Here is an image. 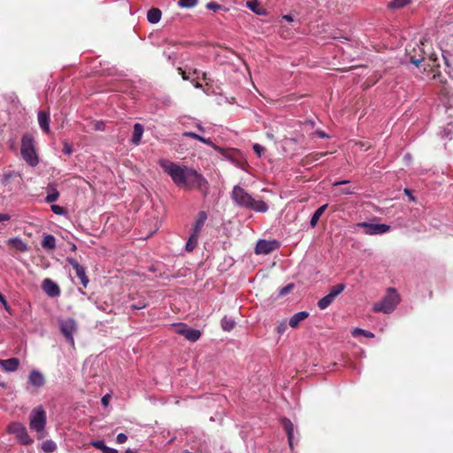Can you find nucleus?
<instances>
[{
	"label": "nucleus",
	"instance_id": "4d7b16f0",
	"mask_svg": "<svg viewBox=\"0 0 453 453\" xmlns=\"http://www.w3.org/2000/svg\"><path fill=\"white\" fill-rule=\"evenodd\" d=\"M0 303L4 306L5 309L8 307L7 301L3 294L0 293Z\"/></svg>",
	"mask_w": 453,
	"mask_h": 453
},
{
	"label": "nucleus",
	"instance_id": "b1692460",
	"mask_svg": "<svg viewBox=\"0 0 453 453\" xmlns=\"http://www.w3.org/2000/svg\"><path fill=\"white\" fill-rule=\"evenodd\" d=\"M90 444L93 447L102 450L104 453H118L117 449L106 446L104 441H93L90 442Z\"/></svg>",
	"mask_w": 453,
	"mask_h": 453
},
{
	"label": "nucleus",
	"instance_id": "c85d7f7f",
	"mask_svg": "<svg viewBox=\"0 0 453 453\" xmlns=\"http://www.w3.org/2000/svg\"><path fill=\"white\" fill-rule=\"evenodd\" d=\"M235 326V321L232 318L224 317L221 320V327L224 331L229 332Z\"/></svg>",
	"mask_w": 453,
	"mask_h": 453
},
{
	"label": "nucleus",
	"instance_id": "9d476101",
	"mask_svg": "<svg viewBox=\"0 0 453 453\" xmlns=\"http://www.w3.org/2000/svg\"><path fill=\"white\" fill-rule=\"evenodd\" d=\"M357 226L364 229L365 234L377 235L388 233L390 226L387 224L360 222Z\"/></svg>",
	"mask_w": 453,
	"mask_h": 453
},
{
	"label": "nucleus",
	"instance_id": "774afa93",
	"mask_svg": "<svg viewBox=\"0 0 453 453\" xmlns=\"http://www.w3.org/2000/svg\"><path fill=\"white\" fill-rule=\"evenodd\" d=\"M203 79L205 80L206 79V73H203Z\"/></svg>",
	"mask_w": 453,
	"mask_h": 453
},
{
	"label": "nucleus",
	"instance_id": "393cba45",
	"mask_svg": "<svg viewBox=\"0 0 453 453\" xmlns=\"http://www.w3.org/2000/svg\"><path fill=\"white\" fill-rule=\"evenodd\" d=\"M327 207V204H324L322 206H320L319 208H318L315 212L312 214L311 216V221H310V225L314 227L317 226L320 217L322 216V214L324 213V211H326Z\"/></svg>",
	"mask_w": 453,
	"mask_h": 453
},
{
	"label": "nucleus",
	"instance_id": "69168bd1",
	"mask_svg": "<svg viewBox=\"0 0 453 453\" xmlns=\"http://www.w3.org/2000/svg\"><path fill=\"white\" fill-rule=\"evenodd\" d=\"M194 86H195L196 88H202V85H201L200 83H198V82H196V83L194 84Z\"/></svg>",
	"mask_w": 453,
	"mask_h": 453
},
{
	"label": "nucleus",
	"instance_id": "37998d69",
	"mask_svg": "<svg viewBox=\"0 0 453 453\" xmlns=\"http://www.w3.org/2000/svg\"><path fill=\"white\" fill-rule=\"evenodd\" d=\"M294 288V284L290 283L280 289V296H285L288 294Z\"/></svg>",
	"mask_w": 453,
	"mask_h": 453
},
{
	"label": "nucleus",
	"instance_id": "052dcab7",
	"mask_svg": "<svg viewBox=\"0 0 453 453\" xmlns=\"http://www.w3.org/2000/svg\"><path fill=\"white\" fill-rule=\"evenodd\" d=\"M404 193L408 196L410 200H411V201L415 200L414 196L411 195V192L408 188L404 189Z\"/></svg>",
	"mask_w": 453,
	"mask_h": 453
},
{
	"label": "nucleus",
	"instance_id": "dca6fc26",
	"mask_svg": "<svg viewBox=\"0 0 453 453\" xmlns=\"http://www.w3.org/2000/svg\"><path fill=\"white\" fill-rule=\"evenodd\" d=\"M0 366L4 372H15L19 366V360L16 357H12L5 360L2 359Z\"/></svg>",
	"mask_w": 453,
	"mask_h": 453
},
{
	"label": "nucleus",
	"instance_id": "6e6552de",
	"mask_svg": "<svg viewBox=\"0 0 453 453\" xmlns=\"http://www.w3.org/2000/svg\"><path fill=\"white\" fill-rule=\"evenodd\" d=\"M231 197L238 206L248 208L251 205L252 196L244 188L238 185L234 187Z\"/></svg>",
	"mask_w": 453,
	"mask_h": 453
},
{
	"label": "nucleus",
	"instance_id": "603ef678",
	"mask_svg": "<svg viewBox=\"0 0 453 453\" xmlns=\"http://www.w3.org/2000/svg\"><path fill=\"white\" fill-rule=\"evenodd\" d=\"M63 151L65 154L70 155L73 152L72 146L69 143L65 142Z\"/></svg>",
	"mask_w": 453,
	"mask_h": 453
},
{
	"label": "nucleus",
	"instance_id": "1a4fd4ad",
	"mask_svg": "<svg viewBox=\"0 0 453 453\" xmlns=\"http://www.w3.org/2000/svg\"><path fill=\"white\" fill-rule=\"evenodd\" d=\"M8 431L16 435L17 439L23 444L28 445L33 442V440L28 435L27 430L21 423L14 422L9 425Z\"/></svg>",
	"mask_w": 453,
	"mask_h": 453
},
{
	"label": "nucleus",
	"instance_id": "e433bc0d",
	"mask_svg": "<svg viewBox=\"0 0 453 453\" xmlns=\"http://www.w3.org/2000/svg\"><path fill=\"white\" fill-rule=\"evenodd\" d=\"M198 3V0H179L178 4L181 8H192Z\"/></svg>",
	"mask_w": 453,
	"mask_h": 453
},
{
	"label": "nucleus",
	"instance_id": "8fccbe9b",
	"mask_svg": "<svg viewBox=\"0 0 453 453\" xmlns=\"http://www.w3.org/2000/svg\"><path fill=\"white\" fill-rule=\"evenodd\" d=\"M183 135L186 137H189V138L197 140V141L200 139V135L194 132H184Z\"/></svg>",
	"mask_w": 453,
	"mask_h": 453
},
{
	"label": "nucleus",
	"instance_id": "f3484780",
	"mask_svg": "<svg viewBox=\"0 0 453 453\" xmlns=\"http://www.w3.org/2000/svg\"><path fill=\"white\" fill-rule=\"evenodd\" d=\"M38 123L42 130L45 133L50 132V114L46 111L38 112Z\"/></svg>",
	"mask_w": 453,
	"mask_h": 453
},
{
	"label": "nucleus",
	"instance_id": "79ce46f5",
	"mask_svg": "<svg viewBox=\"0 0 453 453\" xmlns=\"http://www.w3.org/2000/svg\"><path fill=\"white\" fill-rule=\"evenodd\" d=\"M93 129L96 131H104L105 129V123L104 121H95L93 122Z\"/></svg>",
	"mask_w": 453,
	"mask_h": 453
},
{
	"label": "nucleus",
	"instance_id": "e2e57ef3",
	"mask_svg": "<svg viewBox=\"0 0 453 453\" xmlns=\"http://www.w3.org/2000/svg\"><path fill=\"white\" fill-rule=\"evenodd\" d=\"M266 135H267V137H268L269 139H271V140H273V138H274V136H273V134L267 133V134H266Z\"/></svg>",
	"mask_w": 453,
	"mask_h": 453
},
{
	"label": "nucleus",
	"instance_id": "a878e982",
	"mask_svg": "<svg viewBox=\"0 0 453 453\" xmlns=\"http://www.w3.org/2000/svg\"><path fill=\"white\" fill-rule=\"evenodd\" d=\"M184 337L192 342H196L201 337V332L197 329L188 327L185 332Z\"/></svg>",
	"mask_w": 453,
	"mask_h": 453
},
{
	"label": "nucleus",
	"instance_id": "f257e3e1",
	"mask_svg": "<svg viewBox=\"0 0 453 453\" xmlns=\"http://www.w3.org/2000/svg\"><path fill=\"white\" fill-rule=\"evenodd\" d=\"M424 42H420V45H417V48H413L412 51L408 53L410 61L415 65L418 68L424 66V71H426V67L429 68L433 73L435 72L440 65L438 58L434 53L426 54L424 48Z\"/></svg>",
	"mask_w": 453,
	"mask_h": 453
},
{
	"label": "nucleus",
	"instance_id": "f704fd0d",
	"mask_svg": "<svg viewBox=\"0 0 453 453\" xmlns=\"http://www.w3.org/2000/svg\"><path fill=\"white\" fill-rule=\"evenodd\" d=\"M352 335L354 337H357L359 335H363V336L367 337V338H373L374 337V334L372 332L366 331V330H364V329H361V328H355V329H353Z\"/></svg>",
	"mask_w": 453,
	"mask_h": 453
},
{
	"label": "nucleus",
	"instance_id": "f8f14e48",
	"mask_svg": "<svg viewBox=\"0 0 453 453\" xmlns=\"http://www.w3.org/2000/svg\"><path fill=\"white\" fill-rule=\"evenodd\" d=\"M66 261L74 269L77 277L81 280V282L83 285V287L86 288L89 280L86 275L85 268L81 265H80L76 259L73 257H67Z\"/></svg>",
	"mask_w": 453,
	"mask_h": 453
},
{
	"label": "nucleus",
	"instance_id": "680f3d73",
	"mask_svg": "<svg viewBox=\"0 0 453 453\" xmlns=\"http://www.w3.org/2000/svg\"><path fill=\"white\" fill-rule=\"evenodd\" d=\"M282 19L287 20V21H288V22L293 21V18H292L291 15H284V16H282Z\"/></svg>",
	"mask_w": 453,
	"mask_h": 453
},
{
	"label": "nucleus",
	"instance_id": "864d4df0",
	"mask_svg": "<svg viewBox=\"0 0 453 453\" xmlns=\"http://www.w3.org/2000/svg\"><path fill=\"white\" fill-rule=\"evenodd\" d=\"M198 141L202 142L203 143H204L206 145L214 147V144L212 143V142L210 139L204 138L201 135H200V139Z\"/></svg>",
	"mask_w": 453,
	"mask_h": 453
},
{
	"label": "nucleus",
	"instance_id": "473e14b6",
	"mask_svg": "<svg viewBox=\"0 0 453 453\" xmlns=\"http://www.w3.org/2000/svg\"><path fill=\"white\" fill-rule=\"evenodd\" d=\"M345 287L342 283L333 286L328 294L335 299L345 289Z\"/></svg>",
	"mask_w": 453,
	"mask_h": 453
},
{
	"label": "nucleus",
	"instance_id": "c756f323",
	"mask_svg": "<svg viewBox=\"0 0 453 453\" xmlns=\"http://www.w3.org/2000/svg\"><path fill=\"white\" fill-rule=\"evenodd\" d=\"M334 301V298L331 296L329 294L322 297L318 302V306L320 310L326 309Z\"/></svg>",
	"mask_w": 453,
	"mask_h": 453
},
{
	"label": "nucleus",
	"instance_id": "13d9d810",
	"mask_svg": "<svg viewBox=\"0 0 453 453\" xmlns=\"http://www.w3.org/2000/svg\"><path fill=\"white\" fill-rule=\"evenodd\" d=\"M349 183V180H339V181H334L333 183V186L334 187H336V186H340V185H345V184H348Z\"/></svg>",
	"mask_w": 453,
	"mask_h": 453
},
{
	"label": "nucleus",
	"instance_id": "0eeeda50",
	"mask_svg": "<svg viewBox=\"0 0 453 453\" xmlns=\"http://www.w3.org/2000/svg\"><path fill=\"white\" fill-rule=\"evenodd\" d=\"M60 331L63 335L65 337L66 341L70 343L72 347L74 346V338L73 334L78 330V325L75 319H66L59 321Z\"/></svg>",
	"mask_w": 453,
	"mask_h": 453
},
{
	"label": "nucleus",
	"instance_id": "4468645a",
	"mask_svg": "<svg viewBox=\"0 0 453 453\" xmlns=\"http://www.w3.org/2000/svg\"><path fill=\"white\" fill-rule=\"evenodd\" d=\"M42 290L50 297H56L60 295L58 285L50 279H44L42 283Z\"/></svg>",
	"mask_w": 453,
	"mask_h": 453
},
{
	"label": "nucleus",
	"instance_id": "a19ab883",
	"mask_svg": "<svg viewBox=\"0 0 453 453\" xmlns=\"http://www.w3.org/2000/svg\"><path fill=\"white\" fill-rule=\"evenodd\" d=\"M253 150H254V152L257 154V156L258 157H262V155L264 154V152H265V148H264L263 146H261L260 144H258V143H255V144L253 145Z\"/></svg>",
	"mask_w": 453,
	"mask_h": 453
},
{
	"label": "nucleus",
	"instance_id": "c03bdc74",
	"mask_svg": "<svg viewBox=\"0 0 453 453\" xmlns=\"http://www.w3.org/2000/svg\"><path fill=\"white\" fill-rule=\"evenodd\" d=\"M51 211H53V213L57 214V215H63L65 214V209L59 205H57V204H53L51 205Z\"/></svg>",
	"mask_w": 453,
	"mask_h": 453
},
{
	"label": "nucleus",
	"instance_id": "4c0bfd02",
	"mask_svg": "<svg viewBox=\"0 0 453 453\" xmlns=\"http://www.w3.org/2000/svg\"><path fill=\"white\" fill-rule=\"evenodd\" d=\"M16 177H19V173L14 172V171H10V172H7L4 174V177H3V183L4 185H7L9 183V181L13 179V178H16Z\"/></svg>",
	"mask_w": 453,
	"mask_h": 453
},
{
	"label": "nucleus",
	"instance_id": "5fc2aeb1",
	"mask_svg": "<svg viewBox=\"0 0 453 453\" xmlns=\"http://www.w3.org/2000/svg\"><path fill=\"white\" fill-rule=\"evenodd\" d=\"M287 325L283 322L278 326L277 331L279 334H283L286 330Z\"/></svg>",
	"mask_w": 453,
	"mask_h": 453
},
{
	"label": "nucleus",
	"instance_id": "6ab92c4d",
	"mask_svg": "<svg viewBox=\"0 0 453 453\" xmlns=\"http://www.w3.org/2000/svg\"><path fill=\"white\" fill-rule=\"evenodd\" d=\"M144 132L143 126L140 123H136L134 126V132L131 138V142L134 145H138L141 142L142 134Z\"/></svg>",
	"mask_w": 453,
	"mask_h": 453
},
{
	"label": "nucleus",
	"instance_id": "2f4dec72",
	"mask_svg": "<svg viewBox=\"0 0 453 453\" xmlns=\"http://www.w3.org/2000/svg\"><path fill=\"white\" fill-rule=\"evenodd\" d=\"M410 0H392L388 4L390 9H401L410 4Z\"/></svg>",
	"mask_w": 453,
	"mask_h": 453
},
{
	"label": "nucleus",
	"instance_id": "49530a36",
	"mask_svg": "<svg viewBox=\"0 0 453 453\" xmlns=\"http://www.w3.org/2000/svg\"><path fill=\"white\" fill-rule=\"evenodd\" d=\"M127 436L123 433L119 434L116 437V441L119 444L125 443L127 441Z\"/></svg>",
	"mask_w": 453,
	"mask_h": 453
},
{
	"label": "nucleus",
	"instance_id": "ddd939ff",
	"mask_svg": "<svg viewBox=\"0 0 453 453\" xmlns=\"http://www.w3.org/2000/svg\"><path fill=\"white\" fill-rule=\"evenodd\" d=\"M27 380L28 384L36 389L43 387L46 382L44 375L35 369L30 372Z\"/></svg>",
	"mask_w": 453,
	"mask_h": 453
},
{
	"label": "nucleus",
	"instance_id": "de8ad7c7",
	"mask_svg": "<svg viewBox=\"0 0 453 453\" xmlns=\"http://www.w3.org/2000/svg\"><path fill=\"white\" fill-rule=\"evenodd\" d=\"M146 305H147L146 303L144 301H142V302H140V303H136V304L133 303V304L130 305V307L132 309H134V310H141V309L145 308Z\"/></svg>",
	"mask_w": 453,
	"mask_h": 453
},
{
	"label": "nucleus",
	"instance_id": "cd10ccee",
	"mask_svg": "<svg viewBox=\"0 0 453 453\" xmlns=\"http://www.w3.org/2000/svg\"><path fill=\"white\" fill-rule=\"evenodd\" d=\"M42 246L44 249L52 250L56 246V239L51 234H47L42 241Z\"/></svg>",
	"mask_w": 453,
	"mask_h": 453
},
{
	"label": "nucleus",
	"instance_id": "9b49d317",
	"mask_svg": "<svg viewBox=\"0 0 453 453\" xmlns=\"http://www.w3.org/2000/svg\"><path fill=\"white\" fill-rule=\"evenodd\" d=\"M279 242L275 240L273 241H267V240H259L257 241L256 247H255V252L256 254H269L273 252V250H277L279 248Z\"/></svg>",
	"mask_w": 453,
	"mask_h": 453
},
{
	"label": "nucleus",
	"instance_id": "bf43d9fd",
	"mask_svg": "<svg viewBox=\"0 0 453 453\" xmlns=\"http://www.w3.org/2000/svg\"><path fill=\"white\" fill-rule=\"evenodd\" d=\"M315 134H316L319 137H320V138H325V137H326V136H327V135L326 134V133H325L324 131H321V130H317V131L315 132Z\"/></svg>",
	"mask_w": 453,
	"mask_h": 453
},
{
	"label": "nucleus",
	"instance_id": "2eb2a0df",
	"mask_svg": "<svg viewBox=\"0 0 453 453\" xmlns=\"http://www.w3.org/2000/svg\"><path fill=\"white\" fill-rule=\"evenodd\" d=\"M281 424H282L284 430L287 433L289 447L291 449H293V447H294V442H293V441H294V425L288 418H286L281 419Z\"/></svg>",
	"mask_w": 453,
	"mask_h": 453
},
{
	"label": "nucleus",
	"instance_id": "338daca9",
	"mask_svg": "<svg viewBox=\"0 0 453 453\" xmlns=\"http://www.w3.org/2000/svg\"><path fill=\"white\" fill-rule=\"evenodd\" d=\"M442 57H443V59H444L445 64H446L447 65H449V60H448V58H447L445 56H442Z\"/></svg>",
	"mask_w": 453,
	"mask_h": 453
},
{
	"label": "nucleus",
	"instance_id": "a18cd8bd",
	"mask_svg": "<svg viewBox=\"0 0 453 453\" xmlns=\"http://www.w3.org/2000/svg\"><path fill=\"white\" fill-rule=\"evenodd\" d=\"M206 8L217 12L221 9V5H219L216 2H210L206 4Z\"/></svg>",
	"mask_w": 453,
	"mask_h": 453
},
{
	"label": "nucleus",
	"instance_id": "0e129e2a",
	"mask_svg": "<svg viewBox=\"0 0 453 453\" xmlns=\"http://www.w3.org/2000/svg\"><path fill=\"white\" fill-rule=\"evenodd\" d=\"M197 128H198L201 132H203V131H204V128H203L200 124H197Z\"/></svg>",
	"mask_w": 453,
	"mask_h": 453
},
{
	"label": "nucleus",
	"instance_id": "7ed1b4c3",
	"mask_svg": "<svg viewBox=\"0 0 453 453\" xmlns=\"http://www.w3.org/2000/svg\"><path fill=\"white\" fill-rule=\"evenodd\" d=\"M34 136L30 134H25L21 139L20 153L23 159L30 166H35L39 163V158L35 151Z\"/></svg>",
	"mask_w": 453,
	"mask_h": 453
},
{
	"label": "nucleus",
	"instance_id": "aec40b11",
	"mask_svg": "<svg viewBox=\"0 0 453 453\" xmlns=\"http://www.w3.org/2000/svg\"><path fill=\"white\" fill-rule=\"evenodd\" d=\"M309 317L307 311H299L295 313L289 319V326L293 328L296 327L300 322L303 321Z\"/></svg>",
	"mask_w": 453,
	"mask_h": 453
},
{
	"label": "nucleus",
	"instance_id": "412c9836",
	"mask_svg": "<svg viewBox=\"0 0 453 453\" xmlns=\"http://www.w3.org/2000/svg\"><path fill=\"white\" fill-rule=\"evenodd\" d=\"M162 12L158 8H151L147 12V19L151 24H157L161 19Z\"/></svg>",
	"mask_w": 453,
	"mask_h": 453
},
{
	"label": "nucleus",
	"instance_id": "6e6d98bb",
	"mask_svg": "<svg viewBox=\"0 0 453 453\" xmlns=\"http://www.w3.org/2000/svg\"><path fill=\"white\" fill-rule=\"evenodd\" d=\"M11 217L9 214L6 213H0V222L8 221L10 220Z\"/></svg>",
	"mask_w": 453,
	"mask_h": 453
},
{
	"label": "nucleus",
	"instance_id": "bb28decb",
	"mask_svg": "<svg viewBox=\"0 0 453 453\" xmlns=\"http://www.w3.org/2000/svg\"><path fill=\"white\" fill-rule=\"evenodd\" d=\"M198 236H199L198 234L192 232L191 235L189 236V238L186 243L185 249L187 251L191 252L195 250V248L196 247L197 242H198Z\"/></svg>",
	"mask_w": 453,
	"mask_h": 453
},
{
	"label": "nucleus",
	"instance_id": "58836bf2",
	"mask_svg": "<svg viewBox=\"0 0 453 453\" xmlns=\"http://www.w3.org/2000/svg\"><path fill=\"white\" fill-rule=\"evenodd\" d=\"M247 6L257 14L263 13L261 8H258V4L257 2L249 1L247 2Z\"/></svg>",
	"mask_w": 453,
	"mask_h": 453
},
{
	"label": "nucleus",
	"instance_id": "5701e85b",
	"mask_svg": "<svg viewBox=\"0 0 453 453\" xmlns=\"http://www.w3.org/2000/svg\"><path fill=\"white\" fill-rule=\"evenodd\" d=\"M257 212H265L268 211V205L264 201H256L252 198L251 205L248 207Z\"/></svg>",
	"mask_w": 453,
	"mask_h": 453
},
{
	"label": "nucleus",
	"instance_id": "f03ea898",
	"mask_svg": "<svg viewBox=\"0 0 453 453\" xmlns=\"http://www.w3.org/2000/svg\"><path fill=\"white\" fill-rule=\"evenodd\" d=\"M161 168L167 173L172 180L180 188H183L191 168L181 166L167 159H161L158 162Z\"/></svg>",
	"mask_w": 453,
	"mask_h": 453
},
{
	"label": "nucleus",
	"instance_id": "3c124183",
	"mask_svg": "<svg viewBox=\"0 0 453 453\" xmlns=\"http://www.w3.org/2000/svg\"><path fill=\"white\" fill-rule=\"evenodd\" d=\"M110 399H111V395L109 394H106L102 397L101 403L104 407H107L109 405Z\"/></svg>",
	"mask_w": 453,
	"mask_h": 453
},
{
	"label": "nucleus",
	"instance_id": "72a5a7b5",
	"mask_svg": "<svg viewBox=\"0 0 453 453\" xmlns=\"http://www.w3.org/2000/svg\"><path fill=\"white\" fill-rule=\"evenodd\" d=\"M59 197V193L55 188H51L47 196L45 197V201L47 203H53L57 201Z\"/></svg>",
	"mask_w": 453,
	"mask_h": 453
},
{
	"label": "nucleus",
	"instance_id": "39448f33",
	"mask_svg": "<svg viewBox=\"0 0 453 453\" xmlns=\"http://www.w3.org/2000/svg\"><path fill=\"white\" fill-rule=\"evenodd\" d=\"M400 302V297L395 289L389 288L388 295L379 303L373 304L376 312L390 313Z\"/></svg>",
	"mask_w": 453,
	"mask_h": 453
},
{
	"label": "nucleus",
	"instance_id": "7c9ffc66",
	"mask_svg": "<svg viewBox=\"0 0 453 453\" xmlns=\"http://www.w3.org/2000/svg\"><path fill=\"white\" fill-rule=\"evenodd\" d=\"M42 449L46 453H52L57 449V444L51 440H47L42 442Z\"/></svg>",
	"mask_w": 453,
	"mask_h": 453
},
{
	"label": "nucleus",
	"instance_id": "20e7f679",
	"mask_svg": "<svg viewBox=\"0 0 453 453\" xmlns=\"http://www.w3.org/2000/svg\"><path fill=\"white\" fill-rule=\"evenodd\" d=\"M47 421L46 411L42 406L32 410L30 413V428L37 433V438L42 439L45 436V426Z\"/></svg>",
	"mask_w": 453,
	"mask_h": 453
},
{
	"label": "nucleus",
	"instance_id": "4be33fe9",
	"mask_svg": "<svg viewBox=\"0 0 453 453\" xmlns=\"http://www.w3.org/2000/svg\"><path fill=\"white\" fill-rule=\"evenodd\" d=\"M8 243L19 251H27L28 249L27 245L18 237L10 238Z\"/></svg>",
	"mask_w": 453,
	"mask_h": 453
},
{
	"label": "nucleus",
	"instance_id": "a211bd4d",
	"mask_svg": "<svg viewBox=\"0 0 453 453\" xmlns=\"http://www.w3.org/2000/svg\"><path fill=\"white\" fill-rule=\"evenodd\" d=\"M207 219V214L205 211H202L198 212L196 222L193 226L192 232L196 234H200L202 227L203 226L205 221Z\"/></svg>",
	"mask_w": 453,
	"mask_h": 453
},
{
	"label": "nucleus",
	"instance_id": "09e8293b",
	"mask_svg": "<svg viewBox=\"0 0 453 453\" xmlns=\"http://www.w3.org/2000/svg\"><path fill=\"white\" fill-rule=\"evenodd\" d=\"M340 193L342 195H352L355 193V190H354V188H352L350 187H346V188H342L340 190Z\"/></svg>",
	"mask_w": 453,
	"mask_h": 453
},
{
	"label": "nucleus",
	"instance_id": "423d86ee",
	"mask_svg": "<svg viewBox=\"0 0 453 453\" xmlns=\"http://www.w3.org/2000/svg\"><path fill=\"white\" fill-rule=\"evenodd\" d=\"M183 188H196L203 196H207L209 192V183L207 180L196 171L191 169L188 175L187 176L186 183Z\"/></svg>",
	"mask_w": 453,
	"mask_h": 453
},
{
	"label": "nucleus",
	"instance_id": "ea45409f",
	"mask_svg": "<svg viewBox=\"0 0 453 453\" xmlns=\"http://www.w3.org/2000/svg\"><path fill=\"white\" fill-rule=\"evenodd\" d=\"M173 326H175L176 333L183 336L186 334V330L188 328V326H187L185 324H178Z\"/></svg>",
	"mask_w": 453,
	"mask_h": 453
},
{
	"label": "nucleus",
	"instance_id": "c9c22d12",
	"mask_svg": "<svg viewBox=\"0 0 453 453\" xmlns=\"http://www.w3.org/2000/svg\"><path fill=\"white\" fill-rule=\"evenodd\" d=\"M178 70H179V73L182 76L183 80H186V81L190 80V76H189V74H191L190 72L188 74V73L185 70H183L182 68H179ZM200 73L201 72L199 70H197V69H193L192 70V74L194 76H196V78H198V75H199Z\"/></svg>",
	"mask_w": 453,
	"mask_h": 453
}]
</instances>
